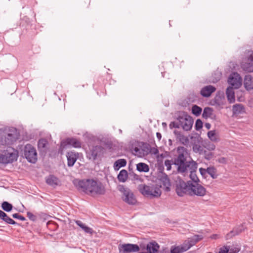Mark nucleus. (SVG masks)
<instances>
[{
  "instance_id": "f257e3e1",
  "label": "nucleus",
  "mask_w": 253,
  "mask_h": 253,
  "mask_svg": "<svg viewBox=\"0 0 253 253\" xmlns=\"http://www.w3.org/2000/svg\"><path fill=\"white\" fill-rule=\"evenodd\" d=\"M177 151L178 155L174 159L173 164L176 166L178 172H188V170L197 169V164L193 160L186 161L185 155L187 152L186 148L183 147H178Z\"/></svg>"
},
{
  "instance_id": "f03ea898",
  "label": "nucleus",
  "mask_w": 253,
  "mask_h": 253,
  "mask_svg": "<svg viewBox=\"0 0 253 253\" xmlns=\"http://www.w3.org/2000/svg\"><path fill=\"white\" fill-rule=\"evenodd\" d=\"M77 186L85 193L91 196L103 195L105 192L104 186L93 179L80 180Z\"/></svg>"
},
{
  "instance_id": "7ed1b4c3",
  "label": "nucleus",
  "mask_w": 253,
  "mask_h": 253,
  "mask_svg": "<svg viewBox=\"0 0 253 253\" xmlns=\"http://www.w3.org/2000/svg\"><path fill=\"white\" fill-rule=\"evenodd\" d=\"M138 189L142 195L146 197H158L161 195L160 188L156 186L141 184L139 185Z\"/></svg>"
},
{
  "instance_id": "20e7f679",
  "label": "nucleus",
  "mask_w": 253,
  "mask_h": 253,
  "mask_svg": "<svg viewBox=\"0 0 253 253\" xmlns=\"http://www.w3.org/2000/svg\"><path fill=\"white\" fill-rule=\"evenodd\" d=\"M177 121L180 122V127L185 131H189L192 127L193 120L186 113H182L178 116Z\"/></svg>"
},
{
  "instance_id": "39448f33",
  "label": "nucleus",
  "mask_w": 253,
  "mask_h": 253,
  "mask_svg": "<svg viewBox=\"0 0 253 253\" xmlns=\"http://www.w3.org/2000/svg\"><path fill=\"white\" fill-rule=\"evenodd\" d=\"M24 155L27 161L35 163L37 161V153L36 149L31 144H27L24 149Z\"/></svg>"
},
{
  "instance_id": "423d86ee",
  "label": "nucleus",
  "mask_w": 253,
  "mask_h": 253,
  "mask_svg": "<svg viewBox=\"0 0 253 253\" xmlns=\"http://www.w3.org/2000/svg\"><path fill=\"white\" fill-rule=\"evenodd\" d=\"M191 181H188L187 182L180 180L177 181L176 184V192L179 196H183L184 195H189L190 193V187Z\"/></svg>"
},
{
  "instance_id": "0eeeda50",
  "label": "nucleus",
  "mask_w": 253,
  "mask_h": 253,
  "mask_svg": "<svg viewBox=\"0 0 253 253\" xmlns=\"http://www.w3.org/2000/svg\"><path fill=\"white\" fill-rule=\"evenodd\" d=\"M206 189L198 183L191 181L189 195L203 197L206 194Z\"/></svg>"
},
{
  "instance_id": "6e6552de",
  "label": "nucleus",
  "mask_w": 253,
  "mask_h": 253,
  "mask_svg": "<svg viewBox=\"0 0 253 253\" xmlns=\"http://www.w3.org/2000/svg\"><path fill=\"white\" fill-rule=\"evenodd\" d=\"M104 152V149L101 146L95 145L89 147V150L87 152V157L89 160H95L97 157L101 156Z\"/></svg>"
},
{
  "instance_id": "1a4fd4ad",
  "label": "nucleus",
  "mask_w": 253,
  "mask_h": 253,
  "mask_svg": "<svg viewBox=\"0 0 253 253\" xmlns=\"http://www.w3.org/2000/svg\"><path fill=\"white\" fill-rule=\"evenodd\" d=\"M120 191L123 193V200L129 205H134L136 203V200L131 191L122 186Z\"/></svg>"
},
{
  "instance_id": "9d476101",
  "label": "nucleus",
  "mask_w": 253,
  "mask_h": 253,
  "mask_svg": "<svg viewBox=\"0 0 253 253\" xmlns=\"http://www.w3.org/2000/svg\"><path fill=\"white\" fill-rule=\"evenodd\" d=\"M120 253H130L137 252L140 250L139 247L136 244H120L118 247Z\"/></svg>"
},
{
  "instance_id": "9b49d317",
  "label": "nucleus",
  "mask_w": 253,
  "mask_h": 253,
  "mask_svg": "<svg viewBox=\"0 0 253 253\" xmlns=\"http://www.w3.org/2000/svg\"><path fill=\"white\" fill-rule=\"evenodd\" d=\"M241 67L246 72H253V52L252 51H248V57L245 62L242 63Z\"/></svg>"
},
{
  "instance_id": "f8f14e48",
  "label": "nucleus",
  "mask_w": 253,
  "mask_h": 253,
  "mask_svg": "<svg viewBox=\"0 0 253 253\" xmlns=\"http://www.w3.org/2000/svg\"><path fill=\"white\" fill-rule=\"evenodd\" d=\"M228 82L232 86L231 87L238 88L242 85V79L239 74L233 73L229 76Z\"/></svg>"
},
{
  "instance_id": "ddd939ff",
  "label": "nucleus",
  "mask_w": 253,
  "mask_h": 253,
  "mask_svg": "<svg viewBox=\"0 0 253 253\" xmlns=\"http://www.w3.org/2000/svg\"><path fill=\"white\" fill-rule=\"evenodd\" d=\"M66 145H70L74 148H81L82 146V143L79 139L75 138H68L65 141H63L61 142V146L64 147Z\"/></svg>"
},
{
  "instance_id": "4468645a",
  "label": "nucleus",
  "mask_w": 253,
  "mask_h": 253,
  "mask_svg": "<svg viewBox=\"0 0 253 253\" xmlns=\"http://www.w3.org/2000/svg\"><path fill=\"white\" fill-rule=\"evenodd\" d=\"M15 140V137L11 133H7L0 136V144L2 145H11Z\"/></svg>"
},
{
  "instance_id": "2eb2a0df",
  "label": "nucleus",
  "mask_w": 253,
  "mask_h": 253,
  "mask_svg": "<svg viewBox=\"0 0 253 253\" xmlns=\"http://www.w3.org/2000/svg\"><path fill=\"white\" fill-rule=\"evenodd\" d=\"M203 239L202 235H195L191 238H189L188 240L185 241L183 243L186 247H188V250L193 246L195 245L198 242Z\"/></svg>"
},
{
  "instance_id": "dca6fc26",
  "label": "nucleus",
  "mask_w": 253,
  "mask_h": 253,
  "mask_svg": "<svg viewBox=\"0 0 253 253\" xmlns=\"http://www.w3.org/2000/svg\"><path fill=\"white\" fill-rule=\"evenodd\" d=\"M215 90L216 88L214 86L209 85L203 87L200 91V93L202 96L208 97Z\"/></svg>"
},
{
  "instance_id": "f3484780",
  "label": "nucleus",
  "mask_w": 253,
  "mask_h": 253,
  "mask_svg": "<svg viewBox=\"0 0 253 253\" xmlns=\"http://www.w3.org/2000/svg\"><path fill=\"white\" fill-rule=\"evenodd\" d=\"M68 166L70 167L73 166L78 158V153L73 151L68 152L67 154Z\"/></svg>"
},
{
  "instance_id": "a211bd4d",
  "label": "nucleus",
  "mask_w": 253,
  "mask_h": 253,
  "mask_svg": "<svg viewBox=\"0 0 253 253\" xmlns=\"http://www.w3.org/2000/svg\"><path fill=\"white\" fill-rule=\"evenodd\" d=\"M17 156L16 152L8 153L6 155H3L4 164L11 163L16 161Z\"/></svg>"
},
{
  "instance_id": "6ab92c4d",
  "label": "nucleus",
  "mask_w": 253,
  "mask_h": 253,
  "mask_svg": "<svg viewBox=\"0 0 253 253\" xmlns=\"http://www.w3.org/2000/svg\"><path fill=\"white\" fill-rule=\"evenodd\" d=\"M159 248L160 246L155 241L150 242L146 247V249L149 253H157Z\"/></svg>"
},
{
  "instance_id": "aec40b11",
  "label": "nucleus",
  "mask_w": 253,
  "mask_h": 253,
  "mask_svg": "<svg viewBox=\"0 0 253 253\" xmlns=\"http://www.w3.org/2000/svg\"><path fill=\"white\" fill-rule=\"evenodd\" d=\"M232 112L233 115H238L245 112V109L241 104H236L233 106Z\"/></svg>"
},
{
  "instance_id": "412c9836",
  "label": "nucleus",
  "mask_w": 253,
  "mask_h": 253,
  "mask_svg": "<svg viewBox=\"0 0 253 253\" xmlns=\"http://www.w3.org/2000/svg\"><path fill=\"white\" fill-rule=\"evenodd\" d=\"M48 142L45 139H41L38 141L39 150L43 153H46L48 149Z\"/></svg>"
},
{
  "instance_id": "4be33fe9",
  "label": "nucleus",
  "mask_w": 253,
  "mask_h": 253,
  "mask_svg": "<svg viewBox=\"0 0 253 253\" xmlns=\"http://www.w3.org/2000/svg\"><path fill=\"white\" fill-rule=\"evenodd\" d=\"M160 181V187L164 189L166 191H169L170 190V183L168 177L167 176L163 177Z\"/></svg>"
},
{
  "instance_id": "5701e85b",
  "label": "nucleus",
  "mask_w": 253,
  "mask_h": 253,
  "mask_svg": "<svg viewBox=\"0 0 253 253\" xmlns=\"http://www.w3.org/2000/svg\"><path fill=\"white\" fill-rule=\"evenodd\" d=\"M244 84L247 90L253 89V78L251 75H246L244 78Z\"/></svg>"
},
{
  "instance_id": "b1692460",
  "label": "nucleus",
  "mask_w": 253,
  "mask_h": 253,
  "mask_svg": "<svg viewBox=\"0 0 253 253\" xmlns=\"http://www.w3.org/2000/svg\"><path fill=\"white\" fill-rule=\"evenodd\" d=\"M188 250L184 243L180 246H172L170 249V253H182Z\"/></svg>"
},
{
  "instance_id": "393cba45",
  "label": "nucleus",
  "mask_w": 253,
  "mask_h": 253,
  "mask_svg": "<svg viewBox=\"0 0 253 253\" xmlns=\"http://www.w3.org/2000/svg\"><path fill=\"white\" fill-rule=\"evenodd\" d=\"M0 219L7 224L12 225L16 224L14 220L9 217L6 213L1 210H0Z\"/></svg>"
},
{
  "instance_id": "a878e982",
  "label": "nucleus",
  "mask_w": 253,
  "mask_h": 253,
  "mask_svg": "<svg viewBox=\"0 0 253 253\" xmlns=\"http://www.w3.org/2000/svg\"><path fill=\"white\" fill-rule=\"evenodd\" d=\"M226 94L227 95V99L230 103H234L235 101V92L234 91L233 87H228L226 89Z\"/></svg>"
},
{
  "instance_id": "bb28decb",
  "label": "nucleus",
  "mask_w": 253,
  "mask_h": 253,
  "mask_svg": "<svg viewBox=\"0 0 253 253\" xmlns=\"http://www.w3.org/2000/svg\"><path fill=\"white\" fill-rule=\"evenodd\" d=\"M75 223L79 227H80L86 233H89L92 234L93 233V229L84 224L80 220H76Z\"/></svg>"
},
{
  "instance_id": "cd10ccee",
  "label": "nucleus",
  "mask_w": 253,
  "mask_h": 253,
  "mask_svg": "<svg viewBox=\"0 0 253 253\" xmlns=\"http://www.w3.org/2000/svg\"><path fill=\"white\" fill-rule=\"evenodd\" d=\"M126 161L124 159L117 160L114 164V168L115 170H118L121 168L126 166Z\"/></svg>"
},
{
  "instance_id": "c85d7f7f",
  "label": "nucleus",
  "mask_w": 253,
  "mask_h": 253,
  "mask_svg": "<svg viewBox=\"0 0 253 253\" xmlns=\"http://www.w3.org/2000/svg\"><path fill=\"white\" fill-rule=\"evenodd\" d=\"M127 171L125 169L121 170L118 175V180L120 182H124L127 180Z\"/></svg>"
},
{
  "instance_id": "c756f323",
  "label": "nucleus",
  "mask_w": 253,
  "mask_h": 253,
  "mask_svg": "<svg viewBox=\"0 0 253 253\" xmlns=\"http://www.w3.org/2000/svg\"><path fill=\"white\" fill-rule=\"evenodd\" d=\"M136 169L140 172H148L149 170L148 165L143 163H139L136 165Z\"/></svg>"
},
{
  "instance_id": "7c9ffc66",
  "label": "nucleus",
  "mask_w": 253,
  "mask_h": 253,
  "mask_svg": "<svg viewBox=\"0 0 253 253\" xmlns=\"http://www.w3.org/2000/svg\"><path fill=\"white\" fill-rule=\"evenodd\" d=\"M46 183L51 186L57 185L58 182L57 178L53 175H49L46 179Z\"/></svg>"
},
{
  "instance_id": "2f4dec72",
  "label": "nucleus",
  "mask_w": 253,
  "mask_h": 253,
  "mask_svg": "<svg viewBox=\"0 0 253 253\" xmlns=\"http://www.w3.org/2000/svg\"><path fill=\"white\" fill-rule=\"evenodd\" d=\"M213 114V110L210 107H206L203 111L202 116L204 118L207 119L211 117Z\"/></svg>"
},
{
  "instance_id": "473e14b6",
  "label": "nucleus",
  "mask_w": 253,
  "mask_h": 253,
  "mask_svg": "<svg viewBox=\"0 0 253 253\" xmlns=\"http://www.w3.org/2000/svg\"><path fill=\"white\" fill-rule=\"evenodd\" d=\"M207 173L211 176L213 178L217 177V170L214 167H210L206 169Z\"/></svg>"
},
{
  "instance_id": "72a5a7b5",
  "label": "nucleus",
  "mask_w": 253,
  "mask_h": 253,
  "mask_svg": "<svg viewBox=\"0 0 253 253\" xmlns=\"http://www.w3.org/2000/svg\"><path fill=\"white\" fill-rule=\"evenodd\" d=\"M193 150L195 153H198L200 155H203L206 152L203 146L199 144H194L193 146Z\"/></svg>"
},
{
  "instance_id": "f704fd0d",
  "label": "nucleus",
  "mask_w": 253,
  "mask_h": 253,
  "mask_svg": "<svg viewBox=\"0 0 253 253\" xmlns=\"http://www.w3.org/2000/svg\"><path fill=\"white\" fill-rule=\"evenodd\" d=\"M1 208L3 211L9 212L12 210L13 206L8 202L4 201L1 204Z\"/></svg>"
},
{
  "instance_id": "c9c22d12",
  "label": "nucleus",
  "mask_w": 253,
  "mask_h": 253,
  "mask_svg": "<svg viewBox=\"0 0 253 253\" xmlns=\"http://www.w3.org/2000/svg\"><path fill=\"white\" fill-rule=\"evenodd\" d=\"M196 169L194 170H188V172H190L189 176L191 180L193 181L192 183H198L199 179L196 174Z\"/></svg>"
},
{
  "instance_id": "e433bc0d",
  "label": "nucleus",
  "mask_w": 253,
  "mask_h": 253,
  "mask_svg": "<svg viewBox=\"0 0 253 253\" xmlns=\"http://www.w3.org/2000/svg\"><path fill=\"white\" fill-rule=\"evenodd\" d=\"M202 109L198 106L195 105L192 108V113L196 116H199L202 112Z\"/></svg>"
},
{
  "instance_id": "4c0bfd02",
  "label": "nucleus",
  "mask_w": 253,
  "mask_h": 253,
  "mask_svg": "<svg viewBox=\"0 0 253 253\" xmlns=\"http://www.w3.org/2000/svg\"><path fill=\"white\" fill-rule=\"evenodd\" d=\"M240 234V231H238L237 229L234 228L229 233H227L226 235V239L228 240L232 238L233 237L237 235Z\"/></svg>"
},
{
  "instance_id": "58836bf2",
  "label": "nucleus",
  "mask_w": 253,
  "mask_h": 253,
  "mask_svg": "<svg viewBox=\"0 0 253 253\" xmlns=\"http://www.w3.org/2000/svg\"><path fill=\"white\" fill-rule=\"evenodd\" d=\"M208 136L209 139L212 141H215L217 139L215 130H211L209 131L208 132Z\"/></svg>"
},
{
  "instance_id": "ea45409f",
  "label": "nucleus",
  "mask_w": 253,
  "mask_h": 253,
  "mask_svg": "<svg viewBox=\"0 0 253 253\" xmlns=\"http://www.w3.org/2000/svg\"><path fill=\"white\" fill-rule=\"evenodd\" d=\"M228 247H229V253H238L240 250L238 246Z\"/></svg>"
},
{
  "instance_id": "a19ab883",
  "label": "nucleus",
  "mask_w": 253,
  "mask_h": 253,
  "mask_svg": "<svg viewBox=\"0 0 253 253\" xmlns=\"http://www.w3.org/2000/svg\"><path fill=\"white\" fill-rule=\"evenodd\" d=\"M203 127V122L200 119H198L196 121L195 123V129L196 130H199L200 129H201Z\"/></svg>"
},
{
  "instance_id": "79ce46f5",
  "label": "nucleus",
  "mask_w": 253,
  "mask_h": 253,
  "mask_svg": "<svg viewBox=\"0 0 253 253\" xmlns=\"http://www.w3.org/2000/svg\"><path fill=\"white\" fill-rule=\"evenodd\" d=\"M169 127L170 128H180V122L179 121H176L175 122H171L169 124Z\"/></svg>"
},
{
  "instance_id": "37998d69",
  "label": "nucleus",
  "mask_w": 253,
  "mask_h": 253,
  "mask_svg": "<svg viewBox=\"0 0 253 253\" xmlns=\"http://www.w3.org/2000/svg\"><path fill=\"white\" fill-rule=\"evenodd\" d=\"M27 216L29 219L33 221H35L37 220V216L30 211L27 212Z\"/></svg>"
},
{
  "instance_id": "c03bdc74",
  "label": "nucleus",
  "mask_w": 253,
  "mask_h": 253,
  "mask_svg": "<svg viewBox=\"0 0 253 253\" xmlns=\"http://www.w3.org/2000/svg\"><path fill=\"white\" fill-rule=\"evenodd\" d=\"M175 135H177V137L180 139V141H182L183 140H185V141H188V139L186 137H185L183 135L181 134L180 132L174 131Z\"/></svg>"
},
{
  "instance_id": "a18cd8bd",
  "label": "nucleus",
  "mask_w": 253,
  "mask_h": 253,
  "mask_svg": "<svg viewBox=\"0 0 253 253\" xmlns=\"http://www.w3.org/2000/svg\"><path fill=\"white\" fill-rule=\"evenodd\" d=\"M229 247L227 246H224L219 249L218 253H229Z\"/></svg>"
},
{
  "instance_id": "49530a36",
  "label": "nucleus",
  "mask_w": 253,
  "mask_h": 253,
  "mask_svg": "<svg viewBox=\"0 0 253 253\" xmlns=\"http://www.w3.org/2000/svg\"><path fill=\"white\" fill-rule=\"evenodd\" d=\"M12 217L14 218H17V219H20V220L21 221H24L25 220V218L21 215H19L18 213H14L12 214Z\"/></svg>"
},
{
  "instance_id": "de8ad7c7",
  "label": "nucleus",
  "mask_w": 253,
  "mask_h": 253,
  "mask_svg": "<svg viewBox=\"0 0 253 253\" xmlns=\"http://www.w3.org/2000/svg\"><path fill=\"white\" fill-rule=\"evenodd\" d=\"M171 164H172L171 161L170 160H167L165 162V165L166 167H167V169L168 170H169L171 169Z\"/></svg>"
},
{
  "instance_id": "09e8293b",
  "label": "nucleus",
  "mask_w": 253,
  "mask_h": 253,
  "mask_svg": "<svg viewBox=\"0 0 253 253\" xmlns=\"http://www.w3.org/2000/svg\"><path fill=\"white\" fill-rule=\"evenodd\" d=\"M234 229H237L241 233L244 230V226L243 224H241L236 228H235Z\"/></svg>"
},
{
  "instance_id": "8fccbe9b",
  "label": "nucleus",
  "mask_w": 253,
  "mask_h": 253,
  "mask_svg": "<svg viewBox=\"0 0 253 253\" xmlns=\"http://www.w3.org/2000/svg\"><path fill=\"white\" fill-rule=\"evenodd\" d=\"M203 155H205V158L207 160L211 159L212 156V155L211 153V152L207 154H206V152H205V153H204Z\"/></svg>"
},
{
  "instance_id": "3c124183",
  "label": "nucleus",
  "mask_w": 253,
  "mask_h": 253,
  "mask_svg": "<svg viewBox=\"0 0 253 253\" xmlns=\"http://www.w3.org/2000/svg\"><path fill=\"white\" fill-rule=\"evenodd\" d=\"M218 162L221 164H225L226 163V159L224 157L220 158L218 159Z\"/></svg>"
},
{
  "instance_id": "603ef678",
  "label": "nucleus",
  "mask_w": 253,
  "mask_h": 253,
  "mask_svg": "<svg viewBox=\"0 0 253 253\" xmlns=\"http://www.w3.org/2000/svg\"><path fill=\"white\" fill-rule=\"evenodd\" d=\"M199 170H200L201 174L202 175H204L207 173L206 169H205L200 168Z\"/></svg>"
},
{
  "instance_id": "864d4df0",
  "label": "nucleus",
  "mask_w": 253,
  "mask_h": 253,
  "mask_svg": "<svg viewBox=\"0 0 253 253\" xmlns=\"http://www.w3.org/2000/svg\"><path fill=\"white\" fill-rule=\"evenodd\" d=\"M139 149L138 148H135L134 152L135 153V155L138 156L139 157H141V154L139 153Z\"/></svg>"
},
{
  "instance_id": "5fc2aeb1",
  "label": "nucleus",
  "mask_w": 253,
  "mask_h": 253,
  "mask_svg": "<svg viewBox=\"0 0 253 253\" xmlns=\"http://www.w3.org/2000/svg\"><path fill=\"white\" fill-rule=\"evenodd\" d=\"M165 157V155L164 154H159L157 156V158L158 160L159 161L160 159H163Z\"/></svg>"
},
{
  "instance_id": "6e6d98bb",
  "label": "nucleus",
  "mask_w": 253,
  "mask_h": 253,
  "mask_svg": "<svg viewBox=\"0 0 253 253\" xmlns=\"http://www.w3.org/2000/svg\"><path fill=\"white\" fill-rule=\"evenodd\" d=\"M0 164H4L3 155L2 154H0Z\"/></svg>"
},
{
  "instance_id": "4d7b16f0",
  "label": "nucleus",
  "mask_w": 253,
  "mask_h": 253,
  "mask_svg": "<svg viewBox=\"0 0 253 253\" xmlns=\"http://www.w3.org/2000/svg\"><path fill=\"white\" fill-rule=\"evenodd\" d=\"M152 153L155 154V155H158L159 154V151L157 149H154L153 150H152Z\"/></svg>"
},
{
  "instance_id": "13d9d810",
  "label": "nucleus",
  "mask_w": 253,
  "mask_h": 253,
  "mask_svg": "<svg viewBox=\"0 0 253 253\" xmlns=\"http://www.w3.org/2000/svg\"><path fill=\"white\" fill-rule=\"evenodd\" d=\"M157 138L160 140L162 138V135L160 132H157L156 133Z\"/></svg>"
},
{
  "instance_id": "bf43d9fd",
  "label": "nucleus",
  "mask_w": 253,
  "mask_h": 253,
  "mask_svg": "<svg viewBox=\"0 0 253 253\" xmlns=\"http://www.w3.org/2000/svg\"><path fill=\"white\" fill-rule=\"evenodd\" d=\"M205 126L208 129H209L211 127V125L210 123H206Z\"/></svg>"
},
{
  "instance_id": "052dcab7",
  "label": "nucleus",
  "mask_w": 253,
  "mask_h": 253,
  "mask_svg": "<svg viewBox=\"0 0 253 253\" xmlns=\"http://www.w3.org/2000/svg\"><path fill=\"white\" fill-rule=\"evenodd\" d=\"M217 237V235H213L212 236V238L213 239H216Z\"/></svg>"
},
{
  "instance_id": "680f3d73",
  "label": "nucleus",
  "mask_w": 253,
  "mask_h": 253,
  "mask_svg": "<svg viewBox=\"0 0 253 253\" xmlns=\"http://www.w3.org/2000/svg\"><path fill=\"white\" fill-rule=\"evenodd\" d=\"M162 125H163V126H167V124H166V123H163Z\"/></svg>"
},
{
  "instance_id": "e2e57ef3",
  "label": "nucleus",
  "mask_w": 253,
  "mask_h": 253,
  "mask_svg": "<svg viewBox=\"0 0 253 253\" xmlns=\"http://www.w3.org/2000/svg\"><path fill=\"white\" fill-rule=\"evenodd\" d=\"M215 148V146L214 145L212 146L211 149L213 150Z\"/></svg>"
}]
</instances>
